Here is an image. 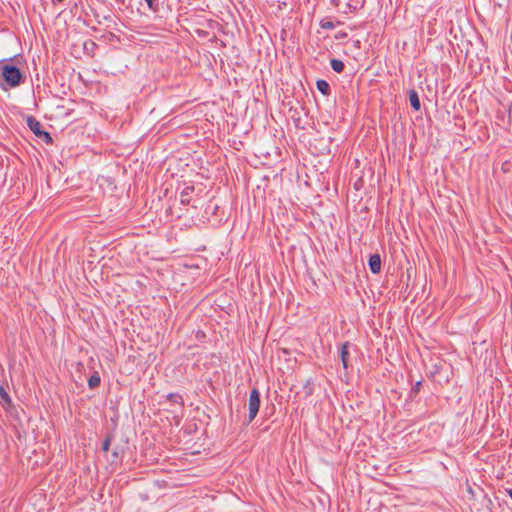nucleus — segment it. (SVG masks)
I'll return each instance as SVG.
<instances>
[{"instance_id": "nucleus-6", "label": "nucleus", "mask_w": 512, "mask_h": 512, "mask_svg": "<svg viewBox=\"0 0 512 512\" xmlns=\"http://www.w3.org/2000/svg\"><path fill=\"white\" fill-rule=\"evenodd\" d=\"M369 269L373 274H378L381 271V258L379 254H373L369 257Z\"/></svg>"}, {"instance_id": "nucleus-21", "label": "nucleus", "mask_w": 512, "mask_h": 512, "mask_svg": "<svg viewBox=\"0 0 512 512\" xmlns=\"http://www.w3.org/2000/svg\"><path fill=\"white\" fill-rule=\"evenodd\" d=\"M200 10L201 12H205V8L202 7V5L195 6L194 5V11Z\"/></svg>"}, {"instance_id": "nucleus-20", "label": "nucleus", "mask_w": 512, "mask_h": 512, "mask_svg": "<svg viewBox=\"0 0 512 512\" xmlns=\"http://www.w3.org/2000/svg\"><path fill=\"white\" fill-rule=\"evenodd\" d=\"M510 166H512V164H511L509 161H506V162L503 164V169H504V170H508Z\"/></svg>"}, {"instance_id": "nucleus-25", "label": "nucleus", "mask_w": 512, "mask_h": 512, "mask_svg": "<svg viewBox=\"0 0 512 512\" xmlns=\"http://www.w3.org/2000/svg\"><path fill=\"white\" fill-rule=\"evenodd\" d=\"M347 34L346 33H340L338 36H336V38H343V37H346Z\"/></svg>"}, {"instance_id": "nucleus-11", "label": "nucleus", "mask_w": 512, "mask_h": 512, "mask_svg": "<svg viewBox=\"0 0 512 512\" xmlns=\"http://www.w3.org/2000/svg\"><path fill=\"white\" fill-rule=\"evenodd\" d=\"M0 399L2 400V405L4 408H6V406H10L12 403L11 397L3 386H0Z\"/></svg>"}, {"instance_id": "nucleus-1", "label": "nucleus", "mask_w": 512, "mask_h": 512, "mask_svg": "<svg viewBox=\"0 0 512 512\" xmlns=\"http://www.w3.org/2000/svg\"><path fill=\"white\" fill-rule=\"evenodd\" d=\"M26 76L15 65L9 64L3 60L0 61V88H16L23 84Z\"/></svg>"}, {"instance_id": "nucleus-13", "label": "nucleus", "mask_w": 512, "mask_h": 512, "mask_svg": "<svg viewBox=\"0 0 512 512\" xmlns=\"http://www.w3.org/2000/svg\"><path fill=\"white\" fill-rule=\"evenodd\" d=\"M190 189H191L190 187H186L181 192V195H180V202H181V204L188 205L190 203V193H189Z\"/></svg>"}, {"instance_id": "nucleus-7", "label": "nucleus", "mask_w": 512, "mask_h": 512, "mask_svg": "<svg viewBox=\"0 0 512 512\" xmlns=\"http://www.w3.org/2000/svg\"><path fill=\"white\" fill-rule=\"evenodd\" d=\"M408 96H409V101H410L411 107L415 111H419L421 108V103H420V99H419L417 91L414 89L409 90Z\"/></svg>"}, {"instance_id": "nucleus-12", "label": "nucleus", "mask_w": 512, "mask_h": 512, "mask_svg": "<svg viewBox=\"0 0 512 512\" xmlns=\"http://www.w3.org/2000/svg\"><path fill=\"white\" fill-rule=\"evenodd\" d=\"M330 65H331V68L337 73L343 72V70L345 68L343 61H341L339 59H331Z\"/></svg>"}, {"instance_id": "nucleus-2", "label": "nucleus", "mask_w": 512, "mask_h": 512, "mask_svg": "<svg viewBox=\"0 0 512 512\" xmlns=\"http://www.w3.org/2000/svg\"><path fill=\"white\" fill-rule=\"evenodd\" d=\"M205 19V23H201L196 21L194 18V32L198 34L200 38L207 39L208 41L214 40L216 38L215 33L210 29L215 23L211 19H207L206 16H202Z\"/></svg>"}, {"instance_id": "nucleus-23", "label": "nucleus", "mask_w": 512, "mask_h": 512, "mask_svg": "<svg viewBox=\"0 0 512 512\" xmlns=\"http://www.w3.org/2000/svg\"><path fill=\"white\" fill-rule=\"evenodd\" d=\"M200 335H201V337H204V336H205L203 332L198 331V332L196 333V338H199V336H200Z\"/></svg>"}, {"instance_id": "nucleus-9", "label": "nucleus", "mask_w": 512, "mask_h": 512, "mask_svg": "<svg viewBox=\"0 0 512 512\" xmlns=\"http://www.w3.org/2000/svg\"><path fill=\"white\" fill-rule=\"evenodd\" d=\"M316 87L320 93H322L324 96H329L331 94V88L327 81L325 80H317Z\"/></svg>"}, {"instance_id": "nucleus-15", "label": "nucleus", "mask_w": 512, "mask_h": 512, "mask_svg": "<svg viewBox=\"0 0 512 512\" xmlns=\"http://www.w3.org/2000/svg\"><path fill=\"white\" fill-rule=\"evenodd\" d=\"M320 27L325 30H331L335 27L334 23L328 19H322L320 21Z\"/></svg>"}, {"instance_id": "nucleus-14", "label": "nucleus", "mask_w": 512, "mask_h": 512, "mask_svg": "<svg viewBox=\"0 0 512 512\" xmlns=\"http://www.w3.org/2000/svg\"><path fill=\"white\" fill-rule=\"evenodd\" d=\"M112 437L113 436L110 433L106 435L105 439L102 442V446H101L102 451L107 452L109 450L111 441H112Z\"/></svg>"}, {"instance_id": "nucleus-17", "label": "nucleus", "mask_w": 512, "mask_h": 512, "mask_svg": "<svg viewBox=\"0 0 512 512\" xmlns=\"http://www.w3.org/2000/svg\"><path fill=\"white\" fill-rule=\"evenodd\" d=\"M148 7L153 10V11H156L157 10V4L154 3V0H145Z\"/></svg>"}, {"instance_id": "nucleus-27", "label": "nucleus", "mask_w": 512, "mask_h": 512, "mask_svg": "<svg viewBox=\"0 0 512 512\" xmlns=\"http://www.w3.org/2000/svg\"><path fill=\"white\" fill-rule=\"evenodd\" d=\"M201 106H202V104H199V105H197L196 107H194V109H196V108H197V109H198V108H201Z\"/></svg>"}, {"instance_id": "nucleus-5", "label": "nucleus", "mask_w": 512, "mask_h": 512, "mask_svg": "<svg viewBox=\"0 0 512 512\" xmlns=\"http://www.w3.org/2000/svg\"><path fill=\"white\" fill-rule=\"evenodd\" d=\"M180 7H179V16H178V22L184 26L185 23H189L190 17H189V8L188 5H190V0H179Z\"/></svg>"}, {"instance_id": "nucleus-24", "label": "nucleus", "mask_w": 512, "mask_h": 512, "mask_svg": "<svg viewBox=\"0 0 512 512\" xmlns=\"http://www.w3.org/2000/svg\"><path fill=\"white\" fill-rule=\"evenodd\" d=\"M112 456L114 458H118L119 454H118V452L116 450H114L113 453H112Z\"/></svg>"}, {"instance_id": "nucleus-10", "label": "nucleus", "mask_w": 512, "mask_h": 512, "mask_svg": "<svg viewBox=\"0 0 512 512\" xmlns=\"http://www.w3.org/2000/svg\"><path fill=\"white\" fill-rule=\"evenodd\" d=\"M101 383V378L99 376V373L95 371L88 379V386L90 389L97 388Z\"/></svg>"}, {"instance_id": "nucleus-18", "label": "nucleus", "mask_w": 512, "mask_h": 512, "mask_svg": "<svg viewBox=\"0 0 512 512\" xmlns=\"http://www.w3.org/2000/svg\"><path fill=\"white\" fill-rule=\"evenodd\" d=\"M420 387H421V382L418 381L416 382V384L412 387L411 389V392L414 393V394H417L420 390Z\"/></svg>"}, {"instance_id": "nucleus-19", "label": "nucleus", "mask_w": 512, "mask_h": 512, "mask_svg": "<svg viewBox=\"0 0 512 512\" xmlns=\"http://www.w3.org/2000/svg\"><path fill=\"white\" fill-rule=\"evenodd\" d=\"M168 398L174 402H178V400H181V397L177 394H169Z\"/></svg>"}, {"instance_id": "nucleus-4", "label": "nucleus", "mask_w": 512, "mask_h": 512, "mask_svg": "<svg viewBox=\"0 0 512 512\" xmlns=\"http://www.w3.org/2000/svg\"><path fill=\"white\" fill-rule=\"evenodd\" d=\"M248 406V423H251L255 419L260 408V393L257 388H253L252 391L250 392Z\"/></svg>"}, {"instance_id": "nucleus-3", "label": "nucleus", "mask_w": 512, "mask_h": 512, "mask_svg": "<svg viewBox=\"0 0 512 512\" xmlns=\"http://www.w3.org/2000/svg\"><path fill=\"white\" fill-rule=\"evenodd\" d=\"M26 124L29 129L46 144H52L53 140L51 135L42 129L41 123L34 116H28Z\"/></svg>"}, {"instance_id": "nucleus-8", "label": "nucleus", "mask_w": 512, "mask_h": 512, "mask_svg": "<svg viewBox=\"0 0 512 512\" xmlns=\"http://www.w3.org/2000/svg\"><path fill=\"white\" fill-rule=\"evenodd\" d=\"M349 347H350V343L345 342L344 344H342L341 349H340V357H341L342 365L345 369L348 368Z\"/></svg>"}, {"instance_id": "nucleus-26", "label": "nucleus", "mask_w": 512, "mask_h": 512, "mask_svg": "<svg viewBox=\"0 0 512 512\" xmlns=\"http://www.w3.org/2000/svg\"><path fill=\"white\" fill-rule=\"evenodd\" d=\"M507 493L510 496V498L512 499V488L507 489Z\"/></svg>"}, {"instance_id": "nucleus-22", "label": "nucleus", "mask_w": 512, "mask_h": 512, "mask_svg": "<svg viewBox=\"0 0 512 512\" xmlns=\"http://www.w3.org/2000/svg\"><path fill=\"white\" fill-rule=\"evenodd\" d=\"M354 45H355V47L360 48V46H361L360 40L354 41Z\"/></svg>"}, {"instance_id": "nucleus-16", "label": "nucleus", "mask_w": 512, "mask_h": 512, "mask_svg": "<svg viewBox=\"0 0 512 512\" xmlns=\"http://www.w3.org/2000/svg\"><path fill=\"white\" fill-rule=\"evenodd\" d=\"M206 260L194 255V269H201Z\"/></svg>"}]
</instances>
